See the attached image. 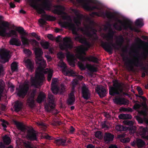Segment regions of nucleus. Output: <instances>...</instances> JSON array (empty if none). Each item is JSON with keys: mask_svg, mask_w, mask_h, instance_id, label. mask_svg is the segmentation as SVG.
Returning a JSON list of instances; mask_svg holds the SVG:
<instances>
[{"mask_svg": "<svg viewBox=\"0 0 148 148\" xmlns=\"http://www.w3.org/2000/svg\"><path fill=\"white\" fill-rule=\"evenodd\" d=\"M23 51L25 54L28 56L32 54V52L29 49H25Z\"/></svg>", "mask_w": 148, "mask_h": 148, "instance_id": "49530a36", "label": "nucleus"}, {"mask_svg": "<svg viewBox=\"0 0 148 148\" xmlns=\"http://www.w3.org/2000/svg\"><path fill=\"white\" fill-rule=\"evenodd\" d=\"M42 17L48 21H53L56 20V18L54 17L46 14L42 15Z\"/></svg>", "mask_w": 148, "mask_h": 148, "instance_id": "c9c22d12", "label": "nucleus"}, {"mask_svg": "<svg viewBox=\"0 0 148 148\" xmlns=\"http://www.w3.org/2000/svg\"><path fill=\"white\" fill-rule=\"evenodd\" d=\"M36 91L34 90L30 92V97L27 100V103L31 107H33L34 105V97L35 96Z\"/></svg>", "mask_w": 148, "mask_h": 148, "instance_id": "6ab92c4d", "label": "nucleus"}, {"mask_svg": "<svg viewBox=\"0 0 148 148\" xmlns=\"http://www.w3.org/2000/svg\"><path fill=\"white\" fill-rule=\"evenodd\" d=\"M114 138V136L109 133H106L105 135L104 139L105 143H108L110 141L112 140Z\"/></svg>", "mask_w": 148, "mask_h": 148, "instance_id": "4be33fe9", "label": "nucleus"}, {"mask_svg": "<svg viewBox=\"0 0 148 148\" xmlns=\"http://www.w3.org/2000/svg\"><path fill=\"white\" fill-rule=\"evenodd\" d=\"M28 88L29 82L25 81L23 84L20 85L19 88H16L18 95L23 98L26 94Z\"/></svg>", "mask_w": 148, "mask_h": 148, "instance_id": "423d86ee", "label": "nucleus"}, {"mask_svg": "<svg viewBox=\"0 0 148 148\" xmlns=\"http://www.w3.org/2000/svg\"><path fill=\"white\" fill-rule=\"evenodd\" d=\"M9 24L7 22H3L1 25H0V35L3 36L10 37L12 36H17L16 32L14 30L10 31L9 32H7V29L9 27Z\"/></svg>", "mask_w": 148, "mask_h": 148, "instance_id": "39448f33", "label": "nucleus"}, {"mask_svg": "<svg viewBox=\"0 0 148 148\" xmlns=\"http://www.w3.org/2000/svg\"><path fill=\"white\" fill-rule=\"evenodd\" d=\"M114 103L119 105H128L129 103V101L124 98L119 97H115L113 100Z\"/></svg>", "mask_w": 148, "mask_h": 148, "instance_id": "4468645a", "label": "nucleus"}, {"mask_svg": "<svg viewBox=\"0 0 148 148\" xmlns=\"http://www.w3.org/2000/svg\"><path fill=\"white\" fill-rule=\"evenodd\" d=\"M114 26L116 29L119 30H121L122 29H126L128 28L131 30L133 29L130 23L127 22H123L120 20L118 21L114 24Z\"/></svg>", "mask_w": 148, "mask_h": 148, "instance_id": "6e6552de", "label": "nucleus"}, {"mask_svg": "<svg viewBox=\"0 0 148 148\" xmlns=\"http://www.w3.org/2000/svg\"><path fill=\"white\" fill-rule=\"evenodd\" d=\"M132 63L135 66H139L140 63L139 58H135L132 60Z\"/></svg>", "mask_w": 148, "mask_h": 148, "instance_id": "a19ab883", "label": "nucleus"}, {"mask_svg": "<svg viewBox=\"0 0 148 148\" xmlns=\"http://www.w3.org/2000/svg\"><path fill=\"white\" fill-rule=\"evenodd\" d=\"M4 69L3 66L1 65H0V75L3 74Z\"/></svg>", "mask_w": 148, "mask_h": 148, "instance_id": "4d7b16f0", "label": "nucleus"}, {"mask_svg": "<svg viewBox=\"0 0 148 148\" xmlns=\"http://www.w3.org/2000/svg\"><path fill=\"white\" fill-rule=\"evenodd\" d=\"M139 134L141 137L144 138L148 140V136L147 135V128H144L142 127H140L139 129Z\"/></svg>", "mask_w": 148, "mask_h": 148, "instance_id": "aec40b11", "label": "nucleus"}, {"mask_svg": "<svg viewBox=\"0 0 148 148\" xmlns=\"http://www.w3.org/2000/svg\"><path fill=\"white\" fill-rule=\"evenodd\" d=\"M26 137L27 139L32 140H37L36 134L35 132L33 130L28 131Z\"/></svg>", "mask_w": 148, "mask_h": 148, "instance_id": "f3484780", "label": "nucleus"}, {"mask_svg": "<svg viewBox=\"0 0 148 148\" xmlns=\"http://www.w3.org/2000/svg\"><path fill=\"white\" fill-rule=\"evenodd\" d=\"M135 24L136 25L140 27H141L144 25L143 20L141 19H137L135 22Z\"/></svg>", "mask_w": 148, "mask_h": 148, "instance_id": "79ce46f5", "label": "nucleus"}, {"mask_svg": "<svg viewBox=\"0 0 148 148\" xmlns=\"http://www.w3.org/2000/svg\"><path fill=\"white\" fill-rule=\"evenodd\" d=\"M54 92H53L52 89V86H51V90L54 94H57L58 93H59V88L58 87V86H55L54 87Z\"/></svg>", "mask_w": 148, "mask_h": 148, "instance_id": "a18cd8bd", "label": "nucleus"}, {"mask_svg": "<svg viewBox=\"0 0 148 148\" xmlns=\"http://www.w3.org/2000/svg\"><path fill=\"white\" fill-rule=\"evenodd\" d=\"M96 90L101 97L106 95V91L102 86H98L96 89Z\"/></svg>", "mask_w": 148, "mask_h": 148, "instance_id": "dca6fc26", "label": "nucleus"}, {"mask_svg": "<svg viewBox=\"0 0 148 148\" xmlns=\"http://www.w3.org/2000/svg\"><path fill=\"white\" fill-rule=\"evenodd\" d=\"M16 30L20 34L21 40L23 45H28L30 43L34 47L38 46L39 43L38 42L34 39L29 40L25 37L26 36H28V34L23 28L21 27H18L16 28Z\"/></svg>", "mask_w": 148, "mask_h": 148, "instance_id": "20e7f679", "label": "nucleus"}, {"mask_svg": "<svg viewBox=\"0 0 148 148\" xmlns=\"http://www.w3.org/2000/svg\"><path fill=\"white\" fill-rule=\"evenodd\" d=\"M10 44L12 45H15L19 46L21 45V42L18 38H13L10 40Z\"/></svg>", "mask_w": 148, "mask_h": 148, "instance_id": "5701e85b", "label": "nucleus"}, {"mask_svg": "<svg viewBox=\"0 0 148 148\" xmlns=\"http://www.w3.org/2000/svg\"><path fill=\"white\" fill-rule=\"evenodd\" d=\"M67 60L69 63V64L72 66H75L74 63L76 61L75 58V56L73 55H69L67 54L66 56Z\"/></svg>", "mask_w": 148, "mask_h": 148, "instance_id": "412c9836", "label": "nucleus"}, {"mask_svg": "<svg viewBox=\"0 0 148 148\" xmlns=\"http://www.w3.org/2000/svg\"><path fill=\"white\" fill-rule=\"evenodd\" d=\"M119 118L120 119H131L132 118V116L129 114H122L119 116Z\"/></svg>", "mask_w": 148, "mask_h": 148, "instance_id": "c756f323", "label": "nucleus"}, {"mask_svg": "<svg viewBox=\"0 0 148 148\" xmlns=\"http://www.w3.org/2000/svg\"><path fill=\"white\" fill-rule=\"evenodd\" d=\"M9 51L3 49L0 50V61L2 63H5L8 61L10 56L9 55Z\"/></svg>", "mask_w": 148, "mask_h": 148, "instance_id": "9b49d317", "label": "nucleus"}, {"mask_svg": "<svg viewBox=\"0 0 148 148\" xmlns=\"http://www.w3.org/2000/svg\"><path fill=\"white\" fill-rule=\"evenodd\" d=\"M125 136V134H121L118 136L117 138H119L121 141L123 143H126L129 142L130 141V139L129 138H122L124 137Z\"/></svg>", "mask_w": 148, "mask_h": 148, "instance_id": "a878e982", "label": "nucleus"}, {"mask_svg": "<svg viewBox=\"0 0 148 148\" xmlns=\"http://www.w3.org/2000/svg\"><path fill=\"white\" fill-rule=\"evenodd\" d=\"M145 145V143L140 139H136V145L138 147H142Z\"/></svg>", "mask_w": 148, "mask_h": 148, "instance_id": "473e14b6", "label": "nucleus"}, {"mask_svg": "<svg viewBox=\"0 0 148 148\" xmlns=\"http://www.w3.org/2000/svg\"><path fill=\"white\" fill-rule=\"evenodd\" d=\"M45 57L47 58L48 61H50L51 60V58L50 56H49L48 55H45Z\"/></svg>", "mask_w": 148, "mask_h": 148, "instance_id": "052dcab7", "label": "nucleus"}, {"mask_svg": "<svg viewBox=\"0 0 148 148\" xmlns=\"http://www.w3.org/2000/svg\"><path fill=\"white\" fill-rule=\"evenodd\" d=\"M22 103L19 101H16L15 102L14 105V108L15 110L17 112L19 111L21 108Z\"/></svg>", "mask_w": 148, "mask_h": 148, "instance_id": "c85d7f7f", "label": "nucleus"}, {"mask_svg": "<svg viewBox=\"0 0 148 148\" xmlns=\"http://www.w3.org/2000/svg\"><path fill=\"white\" fill-rule=\"evenodd\" d=\"M138 97H140V98H141L143 99V100L144 101V103H143L144 104V105L145 104L146 105V101L147 100L146 98L145 97H144L142 96H139Z\"/></svg>", "mask_w": 148, "mask_h": 148, "instance_id": "bf43d9fd", "label": "nucleus"}, {"mask_svg": "<svg viewBox=\"0 0 148 148\" xmlns=\"http://www.w3.org/2000/svg\"><path fill=\"white\" fill-rule=\"evenodd\" d=\"M11 69L13 72L16 71L18 69V63L16 62H14L11 65Z\"/></svg>", "mask_w": 148, "mask_h": 148, "instance_id": "e433bc0d", "label": "nucleus"}, {"mask_svg": "<svg viewBox=\"0 0 148 148\" xmlns=\"http://www.w3.org/2000/svg\"><path fill=\"white\" fill-rule=\"evenodd\" d=\"M78 81L77 79H75L72 82V86L73 87H74L78 83Z\"/></svg>", "mask_w": 148, "mask_h": 148, "instance_id": "5fc2aeb1", "label": "nucleus"}, {"mask_svg": "<svg viewBox=\"0 0 148 148\" xmlns=\"http://www.w3.org/2000/svg\"><path fill=\"white\" fill-rule=\"evenodd\" d=\"M48 103L45 105V108L47 112L50 111L51 109L54 108L55 106V99L53 96L51 94H49Z\"/></svg>", "mask_w": 148, "mask_h": 148, "instance_id": "9d476101", "label": "nucleus"}, {"mask_svg": "<svg viewBox=\"0 0 148 148\" xmlns=\"http://www.w3.org/2000/svg\"><path fill=\"white\" fill-rule=\"evenodd\" d=\"M138 113L140 115H142L143 116V119H142L139 116H136V119L139 123H142L144 121L146 123V121L148 120V119H146V117L147 116V113L146 111L141 110L138 111Z\"/></svg>", "mask_w": 148, "mask_h": 148, "instance_id": "ddd939ff", "label": "nucleus"}, {"mask_svg": "<svg viewBox=\"0 0 148 148\" xmlns=\"http://www.w3.org/2000/svg\"><path fill=\"white\" fill-rule=\"evenodd\" d=\"M77 78L80 80H82L83 78V77L82 75H78L77 76Z\"/></svg>", "mask_w": 148, "mask_h": 148, "instance_id": "e2e57ef3", "label": "nucleus"}, {"mask_svg": "<svg viewBox=\"0 0 148 148\" xmlns=\"http://www.w3.org/2000/svg\"><path fill=\"white\" fill-rule=\"evenodd\" d=\"M123 123L124 124L129 126L133 125L134 123L132 121L128 120H124L123 121Z\"/></svg>", "mask_w": 148, "mask_h": 148, "instance_id": "37998d69", "label": "nucleus"}, {"mask_svg": "<svg viewBox=\"0 0 148 148\" xmlns=\"http://www.w3.org/2000/svg\"><path fill=\"white\" fill-rule=\"evenodd\" d=\"M45 94L42 92L40 93L37 99V102L38 103H41L45 98Z\"/></svg>", "mask_w": 148, "mask_h": 148, "instance_id": "cd10ccee", "label": "nucleus"}, {"mask_svg": "<svg viewBox=\"0 0 148 148\" xmlns=\"http://www.w3.org/2000/svg\"><path fill=\"white\" fill-rule=\"evenodd\" d=\"M102 46L108 52H111L113 49L112 47H111L110 46L106 45L104 43H102Z\"/></svg>", "mask_w": 148, "mask_h": 148, "instance_id": "2f4dec72", "label": "nucleus"}, {"mask_svg": "<svg viewBox=\"0 0 148 148\" xmlns=\"http://www.w3.org/2000/svg\"><path fill=\"white\" fill-rule=\"evenodd\" d=\"M47 38L50 40H55V38L51 34H48L47 36Z\"/></svg>", "mask_w": 148, "mask_h": 148, "instance_id": "6e6d98bb", "label": "nucleus"}, {"mask_svg": "<svg viewBox=\"0 0 148 148\" xmlns=\"http://www.w3.org/2000/svg\"><path fill=\"white\" fill-rule=\"evenodd\" d=\"M24 62L25 63V65L28 69L29 71L32 72L34 68V62L31 61L29 59H27L24 60Z\"/></svg>", "mask_w": 148, "mask_h": 148, "instance_id": "a211bd4d", "label": "nucleus"}, {"mask_svg": "<svg viewBox=\"0 0 148 148\" xmlns=\"http://www.w3.org/2000/svg\"><path fill=\"white\" fill-rule=\"evenodd\" d=\"M58 57L60 59H61L64 57V54L62 52H59L57 54Z\"/></svg>", "mask_w": 148, "mask_h": 148, "instance_id": "09e8293b", "label": "nucleus"}, {"mask_svg": "<svg viewBox=\"0 0 148 148\" xmlns=\"http://www.w3.org/2000/svg\"><path fill=\"white\" fill-rule=\"evenodd\" d=\"M42 47L44 49H47L48 48L49 45L48 42L44 41H42L40 42Z\"/></svg>", "mask_w": 148, "mask_h": 148, "instance_id": "ea45409f", "label": "nucleus"}, {"mask_svg": "<svg viewBox=\"0 0 148 148\" xmlns=\"http://www.w3.org/2000/svg\"><path fill=\"white\" fill-rule=\"evenodd\" d=\"M109 148H118V147L115 145H112L109 147Z\"/></svg>", "mask_w": 148, "mask_h": 148, "instance_id": "774afa93", "label": "nucleus"}, {"mask_svg": "<svg viewBox=\"0 0 148 148\" xmlns=\"http://www.w3.org/2000/svg\"><path fill=\"white\" fill-rule=\"evenodd\" d=\"M64 42L63 44H60V47L62 50L70 49L73 47L72 43L70 38H63Z\"/></svg>", "mask_w": 148, "mask_h": 148, "instance_id": "f8f14e48", "label": "nucleus"}, {"mask_svg": "<svg viewBox=\"0 0 148 148\" xmlns=\"http://www.w3.org/2000/svg\"><path fill=\"white\" fill-rule=\"evenodd\" d=\"M64 9V8L62 6L57 5L56 6L55 9L53 10V12L55 13L63 15L62 16V18L64 21H60L58 22L59 24L61 27L71 30L73 34L77 35L75 38V40L84 44L77 47L75 49V52L76 57L83 61L87 60L89 61L97 62L98 59L97 58L92 56L86 57L82 55L85 54V51L87 50L89 47L90 44L85 38L82 36H80L77 35V31L79 29L78 26L81 24V18L80 16H77L74 17L73 21L76 24L75 25L72 23L70 17L63 12Z\"/></svg>", "mask_w": 148, "mask_h": 148, "instance_id": "f257e3e1", "label": "nucleus"}, {"mask_svg": "<svg viewBox=\"0 0 148 148\" xmlns=\"http://www.w3.org/2000/svg\"><path fill=\"white\" fill-rule=\"evenodd\" d=\"M28 2L39 13H44V9L51 10V4L49 0H29Z\"/></svg>", "mask_w": 148, "mask_h": 148, "instance_id": "7ed1b4c3", "label": "nucleus"}, {"mask_svg": "<svg viewBox=\"0 0 148 148\" xmlns=\"http://www.w3.org/2000/svg\"><path fill=\"white\" fill-rule=\"evenodd\" d=\"M66 87L63 85L62 84L59 88V93L61 94L65 90Z\"/></svg>", "mask_w": 148, "mask_h": 148, "instance_id": "c03bdc74", "label": "nucleus"}, {"mask_svg": "<svg viewBox=\"0 0 148 148\" xmlns=\"http://www.w3.org/2000/svg\"><path fill=\"white\" fill-rule=\"evenodd\" d=\"M45 20L42 18L40 19L38 21V22L40 23V26H41L44 25L45 23Z\"/></svg>", "mask_w": 148, "mask_h": 148, "instance_id": "603ef678", "label": "nucleus"}, {"mask_svg": "<svg viewBox=\"0 0 148 148\" xmlns=\"http://www.w3.org/2000/svg\"><path fill=\"white\" fill-rule=\"evenodd\" d=\"M86 68L90 71L95 72L97 71L96 67L94 65L87 64L86 66Z\"/></svg>", "mask_w": 148, "mask_h": 148, "instance_id": "7c9ffc66", "label": "nucleus"}, {"mask_svg": "<svg viewBox=\"0 0 148 148\" xmlns=\"http://www.w3.org/2000/svg\"><path fill=\"white\" fill-rule=\"evenodd\" d=\"M146 105H144L143 103H136L133 107L134 109L138 110L139 109H142L146 108Z\"/></svg>", "mask_w": 148, "mask_h": 148, "instance_id": "393cba45", "label": "nucleus"}, {"mask_svg": "<svg viewBox=\"0 0 148 148\" xmlns=\"http://www.w3.org/2000/svg\"><path fill=\"white\" fill-rule=\"evenodd\" d=\"M145 54L147 53L148 54V44L147 45V47L145 49Z\"/></svg>", "mask_w": 148, "mask_h": 148, "instance_id": "338daca9", "label": "nucleus"}, {"mask_svg": "<svg viewBox=\"0 0 148 148\" xmlns=\"http://www.w3.org/2000/svg\"><path fill=\"white\" fill-rule=\"evenodd\" d=\"M137 90L138 91V94L140 95H142L143 94V92L142 89L139 87H137Z\"/></svg>", "mask_w": 148, "mask_h": 148, "instance_id": "3c124183", "label": "nucleus"}, {"mask_svg": "<svg viewBox=\"0 0 148 148\" xmlns=\"http://www.w3.org/2000/svg\"><path fill=\"white\" fill-rule=\"evenodd\" d=\"M3 139V142L5 145H8L10 143L11 141V140L9 137L7 136H5Z\"/></svg>", "mask_w": 148, "mask_h": 148, "instance_id": "f704fd0d", "label": "nucleus"}, {"mask_svg": "<svg viewBox=\"0 0 148 148\" xmlns=\"http://www.w3.org/2000/svg\"><path fill=\"white\" fill-rule=\"evenodd\" d=\"M8 87L10 88V90L11 92H13L14 90V86L13 84L11 83H9Z\"/></svg>", "mask_w": 148, "mask_h": 148, "instance_id": "de8ad7c7", "label": "nucleus"}, {"mask_svg": "<svg viewBox=\"0 0 148 148\" xmlns=\"http://www.w3.org/2000/svg\"><path fill=\"white\" fill-rule=\"evenodd\" d=\"M58 83V80L57 78H54L52 79L51 86H52V89L53 92H54V87L57 86Z\"/></svg>", "mask_w": 148, "mask_h": 148, "instance_id": "4c0bfd02", "label": "nucleus"}, {"mask_svg": "<svg viewBox=\"0 0 148 148\" xmlns=\"http://www.w3.org/2000/svg\"><path fill=\"white\" fill-rule=\"evenodd\" d=\"M102 127L103 128H105L106 129L108 128V127L106 125L105 123L102 124L101 125Z\"/></svg>", "mask_w": 148, "mask_h": 148, "instance_id": "680f3d73", "label": "nucleus"}, {"mask_svg": "<svg viewBox=\"0 0 148 148\" xmlns=\"http://www.w3.org/2000/svg\"><path fill=\"white\" fill-rule=\"evenodd\" d=\"M15 123L18 129L21 131H23L25 129V127L22 123L16 121L15 122Z\"/></svg>", "mask_w": 148, "mask_h": 148, "instance_id": "58836bf2", "label": "nucleus"}, {"mask_svg": "<svg viewBox=\"0 0 148 148\" xmlns=\"http://www.w3.org/2000/svg\"><path fill=\"white\" fill-rule=\"evenodd\" d=\"M34 52L36 55V61L38 66L36 71V75L34 78H31L32 85L36 87L41 84L45 78L43 73H48L47 80L50 81L53 75V70L50 69H47L44 71V68L46 65V62L44 60L42 56L43 52L41 49L38 48L34 49Z\"/></svg>", "mask_w": 148, "mask_h": 148, "instance_id": "f03ea898", "label": "nucleus"}, {"mask_svg": "<svg viewBox=\"0 0 148 148\" xmlns=\"http://www.w3.org/2000/svg\"><path fill=\"white\" fill-rule=\"evenodd\" d=\"M78 65L81 70H83L85 69V67L84 65L82 62H78Z\"/></svg>", "mask_w": 148, "mask_h": 148, "instance_id": "8fccbe9b", "label": "nucleus"}, {"mask_svg": "<svg viewBox=\"0 0 148 148\" xmlns=\"http://www.w3.org/2000/svg\"><path fill=\"white\" fill-rule=\"evenodd\" d=\"M120 110L121 111L125 112L127 111V109L125 108H122L120 109Z\"/></svg>", "mask_w": 148, "mask_h": 148, "instance_id": "69168bd1", "label": "nucleus"}, {"mask_svg": "<svg viewBox=\"0 0 148 148\" xmlns=\"http://www.w3.org/2000/svg\"><path fill=\"white\" fill-rule=\"evenodd\" d=\"M66 141L65 139H57L55 140V142L58 145H64Z\"/></svg>", "mask_w": 148, "mask_h": 148, "instance_id": "72a5a7b5", "label": "nucleus"}, {"mask_svg": "<svg viewBox=\"0 0 148 148\" xmlns=\"http://www.w3.org/2000/svg\"><path fill=\"white\" fill-rule=\"evenodd\" d=\"M95 136L98 138H100L101 136V133L99 131L96 132L95 133Z\"/></svg>", "mask_w": 148, "mask_h": 148, "instance_id": "864d4df0", "label": "nucleus"}, {"mask_svg": "<svg viewBox=\"0 0 148 148\" xmlns=\"http://www.w3.org/2000/svg\"><path fill=\"white\" fill-rule=\"evenodd\" d=\"M58 67L62 69V72L64 75L73 76L77 75L75 74V72L73 70H66V64L62 60H60L58 63Z\"/></svg>", "mask_w": 148, "mask_h": 148, "instance_id": "0eeeda50", "label": "nucleus"}, {"mask_svg": "<svg viewBox=\"0 0 148 148\" xmlns=\"http://www.w3.org/2000/svg\"><path fill=\"white\" fill-rule=\"evenodd\" d=\"M75 101V97L73 92H71L69 95V98L67 100V103L69 104H72Z\"/></svg>", "mask_w": 148, "mask_h": 148, "instance_id": "b1692460", "label": "nucleus"}, {"mask_svg": "<svg viewBox=\"0 0 148 148\" xmlns=\"http://www.w3.org/2000/svg\"><path fill=\"white\" fill-rule=\"evenodd\" d=\"M131 144L132 146L134 147L135 146L136 144V141H134L133 142H131Z\"/></svg>", "mask_w": 148, "mask_h": 148, "instance_id": "0e129e2a", "label": "nucleus"}, {"mask_svg": "<svg viewBox=\"0 0 148 148\" xmlns=\"http://www.w3.org/2000/svg\"><path fill=\"white\" fill-rule=\"evenodd\" d=\"M116 129L117 131H125L129 129V128L126 127H123V126L118 125L116 126Z\"/></svg>", "mask_w": 148, "mask_h": 148, "instance_id": "bb28decb", "label": "nucleus"}, {"mask_svg": "<svg viewBox=\"0 0 148 148\" xmlns=\"http://www.w3.org/2000/svg\"><path fill=\"white\" fill-rule=\"evenodd\" d=\"M123 88L120 84L115 82L113 84V87H109V93L112 95H114L115 94H119L121 93Z\"/></svg>", "mask_w": 148, "mask_h": 148, "instance_id": "1a4fd4ad", "label": "nucleus"}, {"mask_svg": "<svg viewBox=\"0 0 148 148\" xmlns=\"http://www.w3.org/2000/svg\"><path fill=\"white\" fill-rule=\"evenodd\" d=\"M81 85L82 96L84 99H88L90 97V94L88 88L84 84H82Z\"/></svg>", "mask_w": 148, "mask_h": 148, "instance_id": "2eb2a0df", "label": "nucleus"}, {"mask_svg": "<svg viewBox=\"0 0 148 148\" xmlns=\"http://www.w3.org/2000/svg\"><path fill=\"white\" fill-rule=\"evenodd\" d=\"M8 124V122L6 121H5L2 124V125L4 128H5L7 127V125Z\"/></svg>", "mask_w": 148, "mask_h": 148, "instance_id": "13d9d810", "label": "nucleus"}]
</instances>
